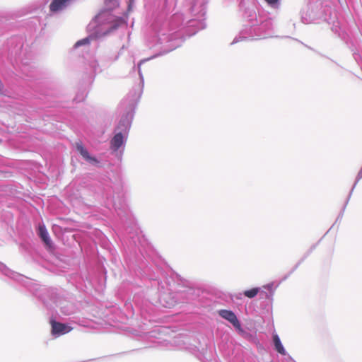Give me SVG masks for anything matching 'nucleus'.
Returning <instances> with one entry per match:
<instances>
[{"instance_id": "obj_5", "label": "nucleus", "mask_w": 362, "mask_h": 362, "mask_svg": "<svg viewBox=\"0 0 362 362\" xmlns=\"http://www.w3.org/2000/svg\"><path fill=\"white\" fill-rule=\"evenodd\" d=\"M105 7L93 18L97 26L107 23V20L112 16V11L119 6L117 0H104Z\"/></svg>"}, {"instance_id": "obj_22", "label": "nucleus", "mask_w": 362, "mask_h": 362, "mask_svg": "<svg viewBox=\"0 0 362 362\" xmlns=\"http://www.w3.org/2000/svg\"><path fill=\"white\" fill-rule=\"evenodd\" d=\"M272 286H273V284H269L264 286V287L267 289H271Z\"/></svg>"}, {"instance_id": "obj_12", "label": "nucleus", "mask_w": 362, "mask_h": 362, "mask_svg": "<svg viewBox=\"0 0 362 362\" xmlns=\"http://www.w3.org/2000/svg\"><path fill=\"white\" fill-rule=\"evenodd\" d=\"M219 315L221 317L230 322L236 329H241L240 323L233 312L227 310H221Z\"/></svg>"}, {"instance_id": "obj_4", "label": "nucleus", "mask_w": 362, "mask_h": 362, "mask_svg": "<svg viewBox=\"0 0 362 362\" xmlns=\"http://www.w3.org/2000/svg\"><path fill=\"white\" fill-rule=\"evenodd\" d=\"M306 6L300 11L302 23H320L326 22L328 24L334 23L332 16V8L327 0H305Z\"/></svg>"}, {"instance_id": "obj_9", "label": "nucleus", "mask_w": 362, "mask_h": 362, "mask_svg": "<svg viewBox=\"0 0 362 362\" xmlns=\"http://www.w3.org/2000/svg\"><path fill=\"white\" fill-rule=\"evenodd\" d=\"M98 68L99 64L98 61L95 59L90 60L88 64H86L85 78H87L88 83L89 85H91L93 83Z\"/></svg>"}, {"instance_id": "obj_3", "label": "nucleus", "mask_w": 362, "mask_h": 362, "mask_svg": "<svg viewBox=\"0 0 362 362\" xmlns=\"http://www.w3.org/2000/svg\"><path fill=\"white\" fill-rule=\"evenodd\" d=\"M0 57L13 66L19 68L26 80L36 83L42 78V71L33 64V54L30 48H24V38L21 35H13L0 47Z\"/></svg>"}, {"instance_id": "obj_13", "label": "nucleus", "mask_w": 362, "mask_h": 362, "mask_svg": "<svg viewBox=\"0 0 362 362\" xmlns=\"http://www.w3.org/2000/svg\"><path fill=\"white\" fill-rule=\"evenodd\" d=\"M127 134H123L122 132H117L115 130V134L111 140V148L113 151H117L124 144Z\"/></svg>"}, {"instance_id": "obj_11", "label": "nucleus", "mask_w": 362, "mask_h": 362, "mask_svg": "<svg viewBox=\"0 0 362 362\" xmlns=\"http://www.w3.org/2000/svg\"><path fill=\"white\" fill-rule=\"evenodd\" d=\"M51 324L52 333L56 337L66 334L72 329L71 327L66 324L56 322L54 321H52Z\"/></svg>"}, {"instance_id": "obj_25", "label": "nucleus", "mask_w": 362, "mask_h": 362, "mask_svg": "<svg viewBox=\"0 0 362 362\" xmlns=\"http://www.w3.org/2000/svg\"><path fill=\"white\" fill-rule=\"evenodd\" d=\"M241 296H242V294L239 293V295L237 296V298H241Z\"/></svg>"}, {"instance_id": "obj_24", "label": "nucleus", "mask_w": 362, "mask_h": 362, "mask_svg": "<svg viewBox=\"0 0 362 362\" xmlns=\"http://www.w3.org/2000/svg\"><path fill=\"white\" fill-rule=\"evenodd\" d=\"M305 46H306L308 49H311V50H313V51H315V50L313 48H312L311 47L308 46V45H305Z\"/></svg>"}, {"instance_id": "obj_6", "label": "nucleus", "mask_w": 362, "mask_h": 362, "mask_svg": "<svg viewBox=\"0 0 362 362\" xmlns=\"http://www.w3.org/2000/svg\"><path fill=\"white\" fill-rule=\"evenodd\" d=\"M136 103V100H131L127 104L126 100L122 101V105H127V112L120 119L119 124L115 129L116 131L122 132L123 134L127 135L128 131L131 125L132 119L133 118V110Z\"/></svg>"}, {"instance_id": "obj_14", "label": "nucleus", "mask_w": 362, "mask_h": 362, "mask_svg": "<svg viewBox=\"0 0 362 362\" xmlns=\"http://www.w3.org/2000/svg\"><path fill=\"white\" fill-rule=\"evenodd\" d=\"M38 234L43 242L47 245H49L51 243V240L49 237L48 232L44 226H39L38 228Z\"/></svg>"}, {"instance_id": "obj_2", "label": "nucleus", "mask_w": 362, "mask_h": 362, "mask_svg": "<svg viewBox=\"0 0 362 362\" xmlns=\"http://www.w3.org/2000/svg\"><path fill=\"white\" fill-rule=\"evenodd\" d=\"M238 12L246 23L231 44L241 40H259L273 36V18L269 12H266L257 0H235Z\"/></svg>"}, {"instance_id": "obj_15", "label": "nucleus", "mask_w": 362, "mask_h": 362, "mask_svg": "<svg viewBox=\"0 0 362 362\" xmlns=\"http://www.w3.org/2000/svg\"><path fill=\"white\" fill-rule=\"evenodd\" d=\"M273 342L275 347V349L281 354L286 355V352L285 349L284 348L281 340L277 334H274L273 336Z\"/></svg>"}, {"instance_id": "obj_21", "label": "nucleus", "mask_w": 362, "mask_h": 362, "mask_svg": "<svg viewBox=\"0 0 362 362\" xmlns=\"http://www.w3.org/2000/svg\"><path fill=\"white\" fill-rule=\"evenodd\" d=\"M124 49V46L123 45L120 50L118 52L117 54L115 56V59H114V61H116L118 59V58L119 57L120 54H122V50Z\"/></svg>"}, {"instance_id": "obj_17", "label": "nucleus", "mask_w": 362, "mask_h": 362, "mask_svg": "<svg viewBox=\"0 0 362 362\" xmlns=\"http://www.w3.org/2000/svg\"><path fill=\"white\" fill-rule=\"evenodd\" d=\"M260 288H253L250 290H247L244 292V295L247 298H252L257 296L259 293Z\"/></svg>"}, {"instance_id": "obj_10", "label": "nucleus", "mask_w": 362, "mask_h": 362, "mask_svg": "<svg viewBox=\"0 0 362 362\" xmlns=\"http://www.w3.org/2000/svg\"><path fill=\"white\" fill-rule=\"evenodd\" d=\"M76 147L83 159L88 163L93 165H97L99 163L98 160L95 157L90 156L88 150L82 145L81 142H77L76 144Z\"/></svg>"}, {"instance_id": "obj_23", "label": "nucleus", "mask_w": 362, "mask_h": 362, "mask_svg": "<svg viewBox=\"0 0 362 362\" xmlns=\"http://www.w3.org/2000/svg\"><path fill=\"white\" fill-rule=\"evenodd\" d=\"M4 88V84L2 83L1 79L0 78V90H3Z\"/></svg>"}, {"instance_id": "obj_19", "label": "nucleus", "mask_w": 362, "mask_h": 362, "mask_svg": "<svg viewBox=\"0 0 362 362\" xmlns=\"http://www.w3.org/2000/svg\"><path fill=\"white\" fill-rule=\"evenodd\" d=\"M135 0H128L127 10L124 12L128 15L133 11Z\"/></svg>"}, {"instance_id": "obj_18", "label": "nucleus", "mask_w": 362, "mask_h": 362, "mask_svg": "<svg viewBox=\"0 0 362 362\" xmlns=\"http://www.w3.org/2000/svg\"><path fill=\"white\" fill-rule=\"evenodd\" d=\"M268 6L274 9H278L281 5V0H264Z\"/></svg>"}, {"instance_id": "obj_16", "label": "nucleus", "mask_w": 362, "mask_h": 362, "mask_svg": "<svg viewBox=\"0 0 362 362\" xmlns=\"http://www.w3.org/2000/svg\"><path fill=\"white\" fill-rule=\"evenodd\" d=\"M8 19L0 15V35L8 29Z\"/></svg>"}, {"instance_id": "obj_7", "label": "nucleus", "mask_w": 362, "mask_h": 362, "mask_svg": "<svg viewBox=\"0 0 362 362\" xmlns=\"http://www.w3.org/2000/svg\"><path fill=\"white\" fill-rule=\"evenodd\" d=\"M107 35H108V32H103L99 29V28L96 27L95 30L90 35L76 42V43L73 46V49H76L81 46L88 45L90 43L91 40H98Z\"/></svg>"}, {"instance_id": "obj_26", "label": "nucleus", "mask_w": 362, "mask_h": 362, "mask_svg": "<svg viewBox=\"0 0 362 362\" xmlns=\"http://www.w3.org/2000/svg\"><path fill=\"white\" fill-rule=\"evenodd\" d=\"M360 2H361V5H362V0H360Z\"/></svg>"}, {"instance_id": "obj_20", "label": "nucleus", "mask_w": 362, "mask_h": 362, "mask_svg": "<svg viewBox=\"0 0 362 362\" xmlns=\"http://www.w3.org/2000/svg\"><path fill=\"white\" fill-rule=\"evenodd\" d=\"M353 57L358 64H360L362 62V57L358 52H354Z\"/></svg>"}, {"instance_id": "obj_8", "label": "nucleus", "mask_w": 362, "mask_h": 362, "mask_svg": "<svg viewBox=\"0 0 362 362\" xmlns=\"http://www.w3.org/2000/svg\"><path fill=\"white\" fill-rule=\"evenodd\" d=\"M128 18L129 15L125 13H123L120 16H116L112 14V16L107 20V23L110 21H112V23L104 32H108V34H110L111 32L118 29L119 27L127 25Z\"/></svg>"}, {"instance_id": "obj_1", "label": "nucleus", "mask_w": 362, "mask_h": 362, "mask_svg": "<svg viewBox=\"0 0 362 362\" xmlns=\"http://www.w3.org/2000/svg\"><path fill=\"white\" fill-rule=\"evenodd\" d=\"M208 0H185V6L193 18L184 25V16L175 13L168 20L163 21L157 31L158 41L168 45L161 48L158 54L141 59L137 64V72L140 78L141 89L144 88V76L141 65L158 56L164 55L180 47L186 40L206 28V13Z\"/></svg>"}]
</instances>
